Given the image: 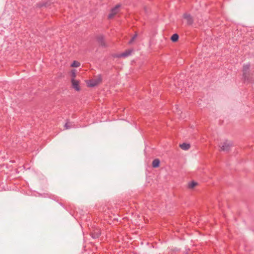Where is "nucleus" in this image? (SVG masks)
<instances>
[{
    "mask_svg": "<svg viewBox=\"0 0 254 254\" xmlns=\"http://www.w3.org/2000/svg\"><path fill=\"white\" fill-rule=\"evenodd\" d=\"M102 76L101 75H99L96 78L89 80L88 83V85L89 87H94L98 85L101 83L102 81Z\"/></svg>",
    "mask_w": 254,
    "mask_h": 254,
    "instance_id": "1",
    "label": "nucleus"
},
{
    "mask_svg": "<svg viewBox=\"0 0 254 254\" xmlns=\"http://www.w3.org/2000/svg\"><path fill=\"white\" fill-rule=\"evenodd\" d=\"M232 145V144L230 141H226L223 142L222 145H219V147L221 148V150L224 151H228Z\"/></svg>",
    "mask_w": 254,
    "mask_h": 254,
    "instance_id": "2",
    "label": "nucleus"
},
{
    "mask_svg": "<svg viewBox=\"0 0 254 254\" xmlns=\"http://www.w3.org/2000/svg\"><path fill=\"white\" fill-rule=\"evenodd\" d=\"M120 6V5H117L111 9V13L108 15L109 18H112L119 12Z\"/></svg>",
    "mask_w": 254,
    "mask_h": 254,
    "instance_id": "3",
    "label": "nucleus"
},
{
    "mask_svg": "<svg viewBox=\"0 0 254 254\" xmlns=\"http://www.w3.org/2000/svg\"><path fill=\"white\" fill-rule=\"evenodd\" d=\"M92 238L96 239L98 238L101 235V231L98 229H94L90 234Z\"/></svg>",
    "mask_w": 254,
    "mask_h": 254,
    "instance_id": "4",
    "label": "nucleus"
},
{
    "mask_svg": "<svg viewBox=\"0 0 254 254\" xmlns=\"http://www.w3.org/2000/svg\"><path fill=\"white\" fill-rule=\"evenodd\" d=\"M133 50H127V51H126L125 52H124V53L121 54H119L117 56V57L118 58H126V57H127L129 56H130L131 54V53L132 52Z\"/></svg>",
    "mask_w": 254,
    "mask_h": 254,
    "instance_id": "5",
    "label": "nucleus"
},
{
    "mask_svg": "<svg viewBox=\"0 0 254 254\" xmlns=\"http://www.w3.org/2000/svg\"><path fill=\"white\" fill-rule=\"evenodd\" d=\"M184 18L187 21V23L189 25H191L193 23V19L190 14L185 13L183 16Z\"/></svg>",
    "mask_w": 254,
    "mask_h": 254,
    "instance_id": "6",
    "label": "nucleus"
},
{
    "mask_svg": "<svg viewBox=\"0 0 254 254\" xmlns=\"http://www.w3.org/2000/svg\"><path fill=\"white\" fill-rule=\"evenodd\" d=\"M71 82L72 87L77 91H79L80 90V87L79 86V81L78 80H75L74 78H72Z\"/></svg>",
    "mask_w": 254,
    "mask_h": 254,
    "instance_id": "7",
    "label": "nucleus"
},
{
    "mask_svg": "<svg viewBox=\"0 0 254 254\" xmlns=\"http://www.w3.org/2000/svg\"><path fill=\"white\" fill-rule=\"evenodd\" d=\"M97 40L98 42L103 47L106 46V44L104 41V36L103 35H99L97 37Z\"/></svg>",
    "mask_w": 254,
    "mask_h": 254,
    "instance_id": "8",
    "label": "nucleus"
},
{
    "mask_svg": "<svg viewBox=\"0 0 254 254\" xmlns=\"http://www.w3.org/2000/svg\"><path fill=\"white\" fill-rule=\"evenodd\" d=\"M250 66V64H244L243 66V76L245 79H246L247 72L248 71Z\"/></svg>",
    "mask_w": 254,
    "mask_h": 254,
    "instance_id": "9",
    "label": "nucleus"
},
{
    "mask_svg": "<svg viewBox=\"0 0 254 254\" xmlns=\"http://www.w3.org/2000/svg\"><path fill=\"white\" fill-rule=\"evenodd\" d=\"M180 147L183 150H187L190 148V146L189 143H183V144L180 145Z\"/></svg>",
    "mask_w": 254,
    "mask_h": 254,
    "instance_id": "10",
    "label": "nucleus"
},
{
    "mask_svg": "<svg viewBox=\"0 0 254 254\" xmlns=\"http://www.w3.org/2000/svg\"><path fill=\"white\" fill-rule=\"evenodd\" d=\"M160 164V160L158 159H155L153 160L152 166L153 168H157L159 167Z\"/></svg>",
    "mask_w": 254,
    "mask_h": 254,
    "instance_id": "11",
    "label": "nucleus"
},
{
    "mask_svg": "<svg viewBox=\"0 0 254 254\" xmlns=\"http://www.w3.org/2000/svg\"><path fill=\"white\" fill-rule=\"evenodd\" d=\"M66 128V129H69L71 127H74V125H72V123L69 122H67L65 124V126H64Z\"/></svg>",
    "mask_w": 254,
    "mask_h": 254,
    "instance_id": "12",
    "label": "nucleus"
},
{
    "mask_svg": "<svg viewBox=\"0 0 254 254\" xmlns=\"http://www.w3.org/2000/svg\"><path fill=\"white\" fill-rule=\"evenodd\" d=\"M179 39V35L177 34H174L171 38V39L173 42H176Z\"/></svg>",
    "mask_w": 254,
    "mask_h": 254,
    "instance_id": "13",
    "label": "nucleus"
},
{
    "mask_svg": "<svg viewBox=\"0 0 254 254\" xmlns=\"http://www.w3.org/2000/svg\"><path fill=\"white\" fill-rule=\"evenodd\" d=\"M137 37V34L136 33H135V34L132 36V37L130 39V40L128 42L129 44H131L133 41L135 40V39Z\"/></svg>",
    "mask_w": 254,
    "mask_h": 254,
    "instance_id": "14",
    "label": "nucleus"
},
{
    "mask_svg": "<svg viewBox=\"0 0 254 254\" xmlns=\"http://www.w3.org/2000/svg\"><path fill=\"white\" fill-rule=\"evenodd\" d=\"M197 185V183L195 182H191L189 184V188L190 189H192L196 185Z\"/></svg>",
    "mask_w": 254,
    "mask_h": 254,
    "instance_id": "15",
    "label": "nucleus"
},
{
    "mask_svg": "<svg viewBox=\"0 0 254 254\" xmlns=\"http://www.w3.org/2000/svg\"><path fill=\"white\" fill-rule=\"evenodd\" d=\"M80 66V63L77 61H74L73 63L71 64V66L77 67Z\"/></svg>",
    "mask_w": 254,
    "mask_h": 254,
    "instance_id": "16",
    "label": "nucleus"
},
{
    "mask_svg": "<svg viewBox=\"0 0 254 254\" xmlns=\"http://www.w3.org/2000/svg\"><path fill=\"white\" fill-rule=\"evenodd\" d=\"M72 76H73V78H74L75 77V74L74 72L72 73Z\"/></svg>",
    "mask_w": 254,
    "mask_h": 254,
    "instance_id": "17",
    "label": "nucleus"
}]
</instances>
